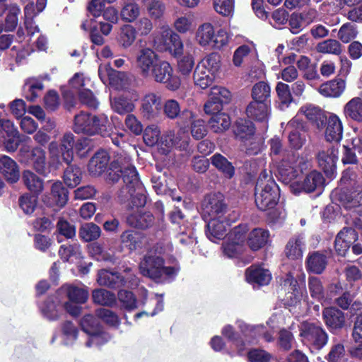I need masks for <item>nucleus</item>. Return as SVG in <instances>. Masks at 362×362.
Wrapping results in <instances>:
<instances>
[{
  "label": "nucleus",
  "mask_w": 362,
  "mask_h": 362,
  "mask_svg": "<svg viewBox=\"0 0 362 362\" xmlns=\"http://www.w3.org/2000/svg\"><path fill=\"white\" fill-rule=\"evenodd\" d=\"M118 299L126 310H132L137 308L136 297L132 291L126 290L119 291Z\"/></svg>",
  "instance_id": "61"
},
{
  "label": "nucleus",
  "mask_w": 362,
  "mask_h": 362,
  "mask_svg": "<svg viewBox=\"0 0 362 362\" xmlns=\"http://www.w3.org/2000/svg\"><path fill=\"white\" fill-rule=\"evenodd\" d=\"M164 259L158 256H145L139 264L141 274L153 280L160 279Z\"/></svg>",
  "instance_id": "12"
},
{
  "label": "nucleus",
  "mask_w": 362,
  "mask_h": 362,
  "mask_svg": "<svg viewBox=\"0 0 362 362\" xmlns=\"http://www.w3.org/2000/svg\"><path fill=\"white\" fill-rule=\"evenodd\" d=\"M136 30L134 26L127 24L121 28L119 44L124 49L129 47L136 40Z\"/></svg>",
  "instance_id": "52"
},
{
  "label": "nucleus",
  "mask_w": 362,
  "mask_h": 362,
  "mask_svg": "<svg viewBox=\"0 0 362 362\" xmlns=\"http://www.w3.org/2000/svg\"><path fill=\"white\" fill-rule=\"evenodd\" d=\"M325 139L328 141L338 142L342 138L343 127L340 119L334 114L330 115L325 122Z\"/></svg>",
  "instance_id": "25"
},
{
  "label": "nucleus",
  "mask_w": 362,
  "mask_h": 362,
  "mask_svg": "<svg viewBox=\"0 0 362 362\" xmlns=\"http://www.w3.org/2000/svg\"><path fill=\"white\" fill-rule=\"evenodd\" d=\"M322 319L327 327L331 330L341 329L346 324L345 314L334 306L324 308Z\"/></svg>",
  "instance_id": "16"
},
{
  "label": "nucleus",
  "mask_w": 362,
  "mask_h": 362,
  "mask_svg": "<svg viewBox=\"0 0 362 362\" xmlns=\"http://www.w3.org/2000/svg\"><path fill=\"white\" fill-rule=\"evenodd\" d=\"M233 131L236 138L243 142L254 134L255 129L250 120L239 119L235 122Z\"/></svg>",
  "instance_id": "38"
},
{
  "label": "nucleus",
  "mask_w": 362,
  "mask_h": 362,
  "mask_svg": "<svg viewBox=\"0 0 362 362\" xmlns=\"http://www.w3.org/2000/svg\"><path fill=\"white\" fill-rule=\"evenodd\" d=\"M211 159L212 165L221 171L226 177L231 178L234 175V167L223 156L216 153Z\"/></svg>",
  "instance_id": "46"
},
{
  "label": "nucleus",
  "mask_w": 362,
  "mask_h": 362,
  "mask_svg": "<svg viewBox=\"0 0 362 362\" xmlns=\"http://www.w3.org/2000/svg\"><path fill=\"white\" fill-rule=\"evenodd\" d=\"M67 168L64 171V182L68 187L74 188L81 182L83 173L81 169L76 165H73L71 163L67 164Z\"/></svg>",
  "instance_id": "40"
},
{
  "label": "nucleus",
  "mask_w": 362,
  "mask_h": 362,
  "mask_svg": "<svg viewBox=\"0 0 362 362\" xmlns=\"http://www.w3.org/2000/svg\"><path fill=\"white\" fill-rule=\"evenodd\" d=\"M145 239L143 233L134 230H127L120 235L121 243L131 251L141 248Z\"/></svg>",
  "instance_id": "30"
},
{
  "label": "nucleus",
  "mask_w": 362,
  "mask_h": 362,
  "mask_svg": "<svg viewBox=\"0 0 362 362\" xmlns=\"http://www.w3.org/2000/svg\"><path fill=\"white\" fill-rule=\"evenodd\" d=\"M140 36H147L153 29L152 20L148 17H141L135 23L134 27Z\"/></svg>",
  "instance_id": "63"
},
{
  "label": "nucleus",
  "mask_w": 362,
  "mask_h": 362,
  "mask_svg": "<svg viewBox=\"0 0 362 362\" xmlns=\"http://www.w3.org/2000/svg\"><path fill=\"white\" fill-rule=\"evenodd\" d=\"M80 325L82 329L90 336L100 329L98 320L90 314L84 315L81 320Z\"/></svg>",
  "instance_id": "58"
},
{
  "label": "nucleus",
  "mask_w": 362,
  "mask_h": 362,
  "mask_svg": "<svg viewBox=\"0 0 362 362\" xmlns=\"http://www.w3.org/2000/svg\"><path fill=\"white\" fill-rule=\"evenodd\" d=\"M245 112L250 119L261 122H267L270 115L269 104L252 100L247 105Z\"/></svg>",
  "instance_id": "21"
},
{
  "label": "nucleus",
  "mask_w": 362,
  "mask_h": 362,
  "mask_svg": "<svg viewBox=\"0 0 362 362\" xmlns=\"http://www.w3.org/2000/svg\"><path fill=\"white\" fill-rule=\"evenodd\" d=\"M335 199L347 209H355L362 216V185L358 184L354 191L341 188L335 192Z\"/></svg>",
  "instance_id": "8"
},
{
  "label": "nucleus",
  "mask_w": 362,
  "mask_h": 362,
  "mask_svg": "<svg viewBox=\"0 0 362 362\" xmlns=\"http://www.w3.org/2000/svg\"><path fill=\"white\" fill-rule=\"evenodd\" d=\"M358 33L356 25L352 23H346L339 28L337 37L342 42L349 43L357 37Z\"/></svg>",
  "instance_id": "54"
},
{
  "label": "nucleus",
  "mask_w": 362,
  "mask_h": 362,
  "mask_svg": "<svg viewBox=\"0 0 362 362\" xmlns=\"http://www.w3.org/2000/svg\"><path fill=\"white\" fill-rule=\"evenodd\" d=\"M255 203L262 211L274 208L279 199V189L272 179L271 172L264 170L259 174L255 186Z\"/></svg>",
  "instance_id": "1"
},
{
  "label": "nucleus",
  "mask_w": 362,
  "mask_h": 362,
  "mask_svg": "<svg viewBox=\"0 0 362 362\" xmlns=\"http://www.w3.org/2000/svg\"><path fill=\"white\" fill-rule=\"evenodd\" d=\"M92 298L95 303L105 306H112L116 301L115 295L103 288L95 289L92 293Z\"/></svg>",
  "instance_id": "49"
},
{
  "label": "nucleus",
  "mask_w": 362,
  "mask_h": 362,
  "mask_svg": "<svg viewBox=\"0 0 362 362\" xmlns=\"http://www.w3.org/2000/svg\"><path fill=\"white\" fill-rule=\"evenodd\" d=\"M306 118L311 122L317 129L321 130L324 128L327 117L325 111L318 107L308 106L302 108Z\"/></svg>",
  "instance_id": "33"
},
{
  "label": "nucleus",
  "mask_w": 362,
  "mask_h": 362,
  "mask_svg": "<svg viewBox=\"0 0 362 362\" xmlns=\"http://www.w3.org/2000/svg\"><path fill=\"white\" fill-rule=\"evenodd\" d=\"M111 107L118 114L129 113L134 109V103L124 96H117L111 99Z\"/></svg>",
  "instance_id": "50"
},
{
  "label": "nucleus",
  "mask_w": 362,
  "mask_h": 362,
  "mask_svg": "<svg viewBox=\"0 0 362 362\" xmlns=\"http://www.w3.org/2000/svg\"><path fill=\"white\" fill-rule=\"evenodd\" d=\"M109 120L106 115H95L81 111L74 117L73 130L76 134L109 135Z\"/></svg>",
  "instance_id": "2"
},
{
  "label": "nucleus",
  "mask_w": 362,
  "mask_h": 362,
  "mask_svg": "<svg viewBox=\"0 0 362 362\" xmlns=\"http://www.w3.org/2000/svg\"><path fill=\"white\" fill-rule=\"evenodd\" d=\"M226 224L219 218H213L209 221L206 235L211 241H214V239H223L226 235Z\"/></svg>",
  "instance_id": "41"
},
{
  "label": "nucleus",
  "mask_w": 362,
  "mask_h": 362,
  "mask_svg": "<svg viewBox=\"0 0 362 362\" xmlns=\"http://www.w3.org/2000/svg\"><path fill=\"white\" fill-rule=\"evenodd\" d=\"M148 79L165 84L170 90H177L181 84L180 78L173 74L171 65L164 60H160L158 65H156Z\"/></svg>",
  "instance_id": "6"
},
{
  "label": "nucleus",
  "mask_w": 362,
  "mask_h": 362,
  "mask_svg": "<svg viewBox=\"0 0 362 362\" xmlns=\"http://www.w3.org/2000/svg\"><path fill=\"white\" fill-rule=\"evenodd\" d=\"M20 13L21 9L16 5H11L8 8L4 24V30L6 32H11L16 28Z\"/></svg>",
  "instance_id": "56"
},
{
  "label": "nucleus",
  "mask_w": 362,
  "mask_h": 362,
  "mask_svg": "<svg viewBox=\"0 0 362 362\" xmlns=\"http://www.w3.org/2000/svg\"><path fill=\"white\" fill-rule=\"evenodd\" d=\"M270 92L269 86L264 81H259L253 86L251 95L254 101L269 104Z\"/></svg>",
  "instance_id": "47"
},
{
  "label": "nucleus",
  "mask_w": 362,
  "mask_h": 362,
  "mask_svg": "<svg viewBox=\"0 0 362 362\" xmlns=\"http://www.w3.org/2000/svg\"><path fill=\"white\" fill-rule=\"evenodd\" d=\"M245 151L249 155H257L264 147V138L260 134H254L243 142Z\"/></svg>",
  "instance_id": "51"
},
{
  "label": "nucleus",
  "mask_w": 362,
  "mask_h": 362,
  "mask_svg": "<svg viewBox=\"0 0 362 362\" xmlns=\"http://www.w3.org/2000/svg\"><path fill=\"white\" fill-rule=\"evenodd\" d=\"M97 281L100 286L117 288L124 286L126 280L118 272L102 269L98 272Z\"/></svg>",
  "instance_id": "22"
},
{
  "label": "nucleus",
  "mask_w": 362,
  "mask_h": 362,
  "mask_svg": "<svg viewBox=\"0 0 362 362\" xmlns=\"http://www.w3.org/2000/svg\"><path fill=\"white\" fill-rule=\"evenodd\" d=\"M269 235V232L264 229L254 228L247 236V245L253 251L258 250L266 245Z\"/></svg>",
  "instance_id": "34"
},
{
  "label": "nucleus",
  "mask_w": 362,
  "mask_h": 362,
  "mask_svg": "<svg viewBox=\"0 0 362 362\" xmlns=\"http://www.w3.org/2000/svg\"><path fill=\"white\" fill-rule=\"evenodd\" d=\"M117 163L122 164V178L124 183V185L118 192V195L126 199L130 196L131 193L134 192L135 189H138L141 185L135 167L130 163L129 157L119 156L117 158Z\"/></svg>",
  "instance_id": "4"
},
{
  "label": "nucleus",
  "mask_w": 362,
  "mask_h": 362,
  "mask_svg": "<svg viewBox=\"0 0 362 362\" xmlns=\"http://www.w3.org/2000/svg\"><path fill=\"white\" fill-rule=\"evenodd\" d=\"M344 114L354 121L362 122V99L356 97L349 101L344 106Z\"/></svg>",
  "instance_id": "42"
},
{
  "label": "nucleus",
  "mask_w": 362,
  "mask_h": 362,
  "mask_svg": "<svg viewBox=\"0 0 362 362\" xmlns=\"http://www.w3.org/2000/svg\"><path fill=\"white\" fill-rule=\"evenodd\" d=\"M129 195L130 196L126 199H124L122 196L119 195L118 197L122 202L130 201L133 206L141 207L145 205L146 202V197L143 194V189L141 185H140L138 189H135L134 192L131 193Z\"/></svg>",
  "instance_id": "60"
},
{
  "label": "nucleus",
  "mask_w": 362,
  "mask_h": 362,
  "mask_svg": "<svg viewBox=\"0 0 362 362\" xmlns=\"http://www.w3.org/2000/svg\"><path fill=\"white\" fill-rule=\"evenodd\" d=\"M221 57L218 53H211L203 59L198 65H202L203 68L211 72L214 75L220 68Z\"/></svg>",
  "instance_id": "57"
},
{
  "label": "nucleus",
  "mask_w": 362,
  "mask_h": 362,
  "mask_svg": "<svg viewBox=\"0 0 362 362\" xmlns=\"http://www.w3.org/2000/svg\"><path fill=\"white\" fill-rule=\"evenodd\" d=\"M18 202L20 207L26 214H31L36 208L37 197L30 194H25L19 198Z\"/></svg>",
  "instance_id": "59"
},
{
  "label": "nucleus",
  "mask_w": 362,
  "mask_h": 362,
  "mask_svg": "<svg viewBox=\"0 0 362 362\" xmlns=\"http://www.w3.org/2000/svg\"><path fill=\"white\" fill-rule=\"evenodd\" d=\"M327 262V255L321 251L309 252L305 260L307 270L315 274H322L325 271Z\"/></svg>",
  "instance_id": "19"
},
{
  "label": "nucleus",
  "mask_w": 362,
  "mask_h": 362,
  "mask_svg": "<svg viewBox=\"0 0 362 362\" xmlns=\"http://www.w3.org/2000/svg\"><path fill=\"white\" fill-rule=\"evenodd\" d=\"M163 112L165 116L170 119L184 118L191 119L193 114L191 111L184 109L182 110L180 103L174 99H168L163 103Z\"/></svg>",
  "instance_id": "20"
},
{
  "label": "nucleus",
  "mask_w": 362,
  "mask_h": 362,
  "mask_svg": "<svg viewBox=\"0 0 362 362\" xmlns=\"http://www.w3.org/2000/svg\"><path fill=\"white\" fill-rule=\"evenodd\" d=\"M288 131V141L290 146L295 149H300L305 144L308 138V132L300 122L293 119L286 126Z\"/></svg>",
  "instance_id": "14"
},
{
  "label": "nucleus",
  "mask_w": 362,
  "mask_h": 362,
  "mask_svg": "<svg viewBox=\"0 0 362 362\" xmlns=\"http://www.w3.org/2000/svg\"><path fill=\"white\" fill-rule=\"evenodd\" d=\"M345 354L344 346L341 343H337L332 346L325 358L327 362H339L345 356Z\"/></svg>",
  "instance_id": "64"
},
{
  "label": "nucleus",
  "mask_w": 362,
  "mask_h": 362,
  "mask_svg": "<svg viewBox=\"0 0 362 362\" xmlns=\"http://www.w3.org/2000/svg\"><path fill=\"white\" fill-rule=\"evenodd\" d=\"M346 87L345 81L341 78L330 80L320 85L319 93L329 98H337L341 95Z\"/></svg>",
  "instance_id": "29"
},
{
  "label": "nucleus",
  "mask_w": 362,
  "mask_h": 362,
  "mask_svg": "<svg viewBox=\"0 0 362 362\" xmlns=\"http://www.w3.org/2000/svg\"><path fill=\"white\" fill-rule=\"evenodd\" d=\"M160 61L158 54L151 48L140 49L136 57V67L140 75L148 79Z\"/></svg>",
  "instance_id": "9"
},
{
  "label": "nucleus",
  "mask_w": 362,
  "mask_h": 362,
  "mask_svg": "<svg viewBox=\"0 0 362 362\" xmlns=\"http://www.w3.org/2000/svg\"><path fill=\"white\" fill-rule=\"evenodd\" d=\"M245 278L250 283L264 286L267 285L270 282L272 274L268 269L259 266L252 265L246 269Z\"/></svg>",
  "instance_id": "24"
},
{
  "label": "nucleus",
  "mask_w": 362,
  "mask_h": 362,
  "mask_svg": "<svg viewBox=\"0 0 362 362\" xmlns=\"http://www.w3.org/2000/svg\"><path fill=\"white\" fill-rule=\"evenodd\" d=\"M0 172L11 182H17L20 177L16 162L5 155H0Z\"/></svg>",
  "instance_id": "26"
},
{
  "label": "nucleus",
  "mask_w": 362,
  "mask_h": 362,
  "mask_svg": "<svg viewBox=\"0 0 362 362\" xmlns=\"http://www.w3.org/2000/svg\"><path fill=\"white\" fill-rule=\"evenodd\" d=\"M140 13L141 8L139 4L133 0H127L120 11V17L124 22L130 23L134 22Z\"/></svg>",
  "instance_id": "39"
},
{
  "label": "nucleus",
  "mask_w": 362,
  "mask_h": 362,
  "mask_svg": "<svg viewBox=\"0 0 362 362\" xmlns=\"http://www.w3.org/2000/svg\"><path fill=\"white\" fill-rule=\"evenodd\" d=\"M338 159V151L334 148L321 151L317 156V160L320 168L327 176L330 177L336 171V163Z\"/></svg>",
  "instance_id": "17"
},
{
  "label": "nucleus",
  "mask_w": 362,
  "mask_h": 362,
  "mask_svg": "<svg viewBox=\"0 0 362 362\" xmlns=\"http://www.w3.org/2000/svg\"><path fill=\"white\" fill-rule=\"evenodd\" d=\"M109 156L105 151H100L90 160L88 168L93 176L100 175L107 168L109 163Z\"/></svg>",
  "instance_id": "28"
},
{
  "label": "nucleus",
  "mask_w": 362,
  "mask_h": 362,
  "mask_svg": "<svg viewBox=\"0 0 362 362\" xmlns=\"http://www.w3.org/2000/svg\"><path fill=\"white\" fill-rule=\"evenodd\" d=\"M175 33L168 26H163L160 30L156 33L153 36V46L160 52L167 51L168 47Z\"/></svg>",
  "instance_id": "31"
},
{
  "label": "nucleus",
  "mask_w": 362,
  "mask_h": 362,
  "mask_svg": "<svg viewBox=\"0 0 362 362\" xmlns=\"http://www.w3.org/2000/svg\"><path fill=\"white\" fill-rule=\"evenodd\" d=\"M203 216L210 219L220 218L227 211V205L221 194H209L202 202Z\"/></svg>",
  "instance_id": "10"
},
{
  "label": "nucleus",
  "mask_w": 362,
  "mask_h": 362,
  "mask_svg": "<svg viewBox=\"0 0 362 362\" xmlns=\"http://www.w3.org/2000/svg\"><path fill=\"white\" fill-rule=\"evenodd\" d=\"M58 254L61 259L67 262L71 257H80L81 255V247L78 243L64 244L60 246Z\"/></svg>",
  "instance_id": "55"
},
{
  "label": "nucleus",
  "mask_w": 362,
  "mask_h": 362,
  "mask_svg": "<svg viewBox=\"0 0 362 362\" xmlns=\"http://www.w3.org/2000/svg\"><path fill=\"white\" fill-rule=\"evenodd\" d=\"M295 161V154L293 152L288 153L286 155H284V158L278 166L279 179L285 184L290 183L297 177V171L294 167Z\"/></svg>",
  "instance_id": "18"
},
{
  "label": "nucleus",
  "mask_w": 362,
  "mask_h": 362,
  "mask_svg": "<svg viewBox=\"0 0 362 362\" xmlns=\"http://www.w3.org/2000/svg\"><path fill=\"white\" fill-rule=\"evenodd\" d=\"M69 199L68 189L62 182L58 181L52 184L49 194L42 197V201L48 206L64 207Z\"/></svg>",
  "instance_id": "15"
},
{
  "label": "nucleus",
  "mask_w": 362,
  "mask_h": 362,
  "mask_svg": "<svg viewBox=\"0 0 362 362\" xmlns=\"http://www.w3.org/2000/svg\"><path fill=\"white\" fill-rule=\"evenodd\" d=\"M325 180L323 175L317 170L308 173L302 182V189L307 192H313L324 187Z\"/></svg>",
  "instance_id": "36"
},
{
  "label": "nucleus",
  "mask_w": 362,
  "mask_h": 362,
  "mask_svg": "<svg viewBox=\"0 0 362 362\" xmlns=\"http://www.w3.org/2000/svg\"><path fill=\"white\" fill-rule=\"evenodd\" d=\"M66 296L70 301L75 303H84L88 298V291L73 285L67 286Z\"/></svg>",
  "instance_id": "53"
},
{
  "label": "nucleus",
  "mask_w": 362,
  "mask_h": 362,
  "mask_svg": "<svg viewBox=\"0 0 362 362\" xmlns=\"http://www.w3.org/2000/svg\"><path fill=\"white\" fill-rule=\"evenodd\" d=\"M74 136L66 132L60 138L59 142L52 141L48 146L50 163L59 168L62 162L70 164L74 160Z\"/></svg>",
  "instance_id": "3"
},
{
  "label": "nucleus",
  "mask_w": 362,
  "mask_h": 362,
  "mask_svg": "<svg viewBox=\"0 0 362 362\" xmlns=\"http://www.w3.org/2000/svg\"><path fill=\"white\" fill-rule=\"evenodd\" d=\"M305 245L303 237L295 235L289 239L285 247V255L291 259H298L303 256Z\"/></svg>",
  "instance_id": "32"
},
{
  "label": "nucleus",
  "mask_w": 362,
  "mask_h": 362,
  "mask_svg": "<svg viewBox=\"0 0 362 362\" xmlns=\"http://www.w3.org/2000/svg\"><path fill=\"white\" fill-rule=\"evenodd\" d=\"M141 3L151 20H161L165 12V4L160 0H141Z\"/></svg>",
  "instance_id": "35"
},
{
  "label": "nucleus",
  "mask_w": 362,
  "mask_h": 362,
  "mask_svg": "<svg viewBox=\"0 0 362 362\" xmlns=\"http://www.w3.org/2000/svg\"><path fill=\"white\" fill-rule=\"evenodd\" d=\"M154 221L153 214L148 211H137L127 217V223L133 228L146 229L151 226Z\"/></svg>",
  "instance_id": "27"
},
{
  "label": "nucleus",
  "mask_w": 362,
  "mask_h": 362,
  "mask_svg": "<svg viewBox=\"0 0 362 362\" xmlns=\"http://www.w3.org/2000/svg\"><path fill=\"white\" fill-rule=\"evenodd\" d=\"M22 180L28 189L37 195L44 189L43 180L30 170L23 172Z\"/></svg>",
  "instance_id": "37"
},
{
  "label": "nucleus",
  "mask_w": 362,
  "mask_h": 362,
  "mask_svg": "<svg viewBox=\"0 0 362 362\" xmlns=\"http://www.w3.org/2000/svg\"><path fill=\"white\" fill-rule=\"evenodd\" d=\"M301 335L315 349H322L328 341V334L322 327L313 323L303 325Z\"/></svg>",
  "instance_id": "11"
},
{
  "label": "nucleus",
  "mask_w": 362,
  "mask_h": 362,
  "mask_svg": "<svg viewBox=\"0 0 362 362\" xmlns=\"http://www.w3.org/2000/svg\"><path fill=\"white\" fill-rule=\"evenodd\" d=\"M193 76L195 85L202 89L210 86L214 78V75L211 72L205 70L202 65L198 64L195 68Z\"/></svg>",
  "instance_id": "44"
},
{
  "label": "nucleus",
  "mask_w": 362,
  "mask_h": 362,
  "mask_svg": "<svg viewBox=\"0 0 362 362\" xmlns=\"http://www.w3.org/2000/svg\"><path fill=\"white\" fill-rule=\"evenodd\" d=\"M162 107V96L159 93H148L141 100V112L148 119L157 118L160 115Z\"/></svg>",
  "instance_id": "13"
},
{
  "label": "nucleus",
  "mask_w": 362,
  "mask_h": 362,
  "mask_svg": "<svg viewBox=\"0 0 362 362\" xmlns=\"http://www.w3.org/2000/svg\"><path fill=\"white\" fill-rule=\"evenodd\" d=\"M316 50L319 53L339 55L342 52V45L337 40L328 39L319 42Z\"/></svg>",
  "instance_id": "48"
},
{
  "label": "nucleus",
  "mask_w": 362,
  "mask_h": 362,
  "mask_svg": "<svg viewBox=\"0 0 362 362\" xmlns=\"http://www.w3.org/2000/svg\"><path fill=\"white\" fill-rule=\"evenodd\" d=\"M78 235L83 241L91 242L100 238L101 229L95 223H86L80 227Z\"/></svg>",
  "instance_id": "45"
},
{
  "label": "nucleus",
  "mask_w": 362,
  "mask_h": 362,
  "mask_svg": "<svg viewBox=\"0 0 362 362\" xmlns=\"http://www.w3.org/2000/svg\"><path fill=\"white\" fill-rule=\"evenodd\" d=\"M165 138L166 146H175L180 150H187L190 141L188 132L185 128H180L176 133L168 132Z\"/></svg>",
  "instance_id": "23"
},
{
  "label": "nucleus",
  "mask_w": 362,
  "mask_h": 362,
  "mask_svg": "<svg viewBox=\"0 0 362 362\" xmlns=\"http://www.w3.org/2000/svg\"><path fill=\"white\" fill-rule=\"evenodd\" d=\"M95 315L110 326L117 327L119 324L118 316L109 309L99 308L96 310Z\"/></svg>",
  "instance_id": "62"
},
{
  "label": "nucleus",
  "mask_w": 362,
  "mask_h": 362,
  "mask_svg": "<svg viewBox=\"0 0 362 362\" xmlns=\"http://www.w3.org/2000/svg\"><path fill=\"white\" fill-rule=\"evenodd\" d=\"M21 163H33V168L39 174L46 175L48 173L47 165L46 153L41 147L35 146L32 148L29 145H22L18 153Z\"/></svg>",
  "instance_id": "5"
},
{
  "label": "nucleus",
  "mask_w": 362,
  "mask_h": 362,
  "mask_svg": "<svg viewBox=\"0 0 362 362\" xmlns=\"http://www.w3.org/2000/svg\"><path fill=\"white\" fill-rule=\"evenodd\" d=\"M196 37L201 45H211L216 49L221 48L228 42V37L226 32L221 30L215 35L214 27L210 23H204L199 26Z\"/></svg>",
  "instance_id": "7"
},
{
  "label": "nucleus",
  "mask_w": 362,
  "mask_h": 362,
  "mask_svg": "<svg viewBox=\"0 0 362 362\" xmlns=\"http://www.w3.org/2000/svg\"><path fill=\"white\" fill-rule=\"evenodd\" d=\"M210 129L215 133H221L229 128L230 119L226 113H217L212 115L209 121Z\"/></svg>",
  "instance_id": "43"
}]
</instances>
